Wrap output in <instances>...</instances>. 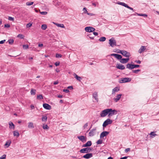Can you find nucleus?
Returning a JSON list of instances; mask_svg holds the SVG:
<instances>
[{
    "mask_svg": "<svg viewBox=\"0 0 159 159\" xmlns=\"http://www.w3.org/2000/svg\"><path fill=\"white\" fill-rule=\"evenodd\" d=\"M110 56H113L116 58L118 60H129V58L122 59V56L116 53L111 54L110 55H109L108 56L110 57Z\"/></svg>",
    "mask_w": 159,
    "mask_h": 159,
    "instance_id": "1",
    "label": "nucleus"
},
{
    "mask_svg": "<svg viewBox=\"0 0 159 159\" xmlns=\"http://www.w3.org/2000/svg\"><path fill=\"white\" fill-rule=\"evenodd\" d=\"M93 149L90 147H87L81 149L80 152L81 153H88L91 152Z\"/></svg>",
    "mask_w": 159,
    "mask_h": 159,
    "instance_id": "2",
    "label": "nucleus"
},
{
    "mask_svg": "<svg viewBox=\"0 0 159 159\" xmlns=\"http://www.w3.org/2000/svg\"><path fill=\"white\" fill-rule=\"evenodd\" d=\"M108 116L109 117L112 116L117 114V111L115 110H112L111 108L108 109Z\"/></svg>",
    "mask_w": 159,
    "mask_h": 159,
    "instance_id": "3",
    "label": "nucleus"
},
{
    "mask_svg": "<svg viewBox=\"0 0 159 159\" xmlns=\"http://www.w3.org/2000/svg\"><path fill=\"white\" fill-rule=\"evenodd\" d=\"M109 44L112 47H114L116 46V42L114 38H112L109 40Z\"/></svg>",
    "mask_w": 159,
    "mask_h": 159,
    "instance_id": "4",
    "label": "nucleus"
},
{
    "mask_svg": "<svg viewBox=\"0 0 159 159\" xmlns=\"http://www.w3.org/2000/svg\"><path fill=\"white\" fill-rule=\"evenodd\" d=\"M112 122V121L109 119H107L103 122L102 126L103 127H105L107 125H108L111 124Z\"/></svg>",
    "mask_w": 159,
    "mask_h": 159,
    "instance_id": "5",
    "label": "nucleus"
},
{
    "mask_svg": "<svg viewBox=\"0 0 159 159\" xmlns=\"http://www.w3.org/2000/svg\"><path fill=\"white\" fill-rule=\"evenodd\" d=\"M107 115H108V109L102 111L100 114V116L101 117H104Z\"/></svg>",
    "mask_w": 159,
    "mask_h": 159,
    "instance_id": "6",
    "label": "nucleus"
},
{
    "mask_svg": "<svg viewBox=\"0 0 159 159\" xmlns=\"http://www.w3.org/2000/svg\"><path fill=\"white\" fill-rule=\"evenodd\" d=\"M131 80V79L129 78H121L119 81L120 83L129 82Z\"/></svg>",
    "mask_w": 159,
    "mask_h": 159,
    "instance_id": "7",
    "label": "nucleus"
},
{
    "mask_svg": "<svg viewBox=\"0 0 159 159\" xmlns=\"http://www.w3.org/2000/svg\"><path fill=\"white\" fill-rule=\"evenodd\" d=\"M95 29L92 27L87 26L85 28V31L88 32H92L95 30Z\"/></svg>",
    "mask_w": 159,
    "mask_h": 159,
    "instance_id": "8",
    "label": "nucleus"
},
{
    "mask_svg": "<svg viewBox=\"0 0 159 159\" xmlns=\"http://www.w3.org/2000/svg\"><path fill=\"white\" fill-rule=\"evenodd\" d=\"M96 128H95L91 130L89 133V135L90 136H93L94 135L96 134Z\"/></svg>",
    "mask_w": 159,
    "mask_h": 159,
    "instance_id": "9",
    "label": "nucleus"
},
{
    "mask_svg": "<svg viewBox=\"0 0 159 159\" xmlns=\"http://www.w3.org/2000/svg\"><path fill=\"white\" fill-rule=\"evenodd\" d=\"M93 155L92 153H87L83 156V157L85 159H89L93 157Z\"/></svg>",
    "mask_w": 159,
    "mask_h": 159,
    "instance_id": "10",
    "label": "nucleus"
},
{
    "mask_svg": "<svg viewBox=\"0 0 159 159\" xmlns=\"http://www.w3.org/2000/svg\"><path fill=\"white\" fill-rule=\"evenodd\" d=\"M109 132L108 131H103L101 134L100 135V138H103L104 137L106 136L107 135L109 134Z\"/></svg>",
    "mask_w": 159,
    "mask_h": 159,
    "instance_id": "11",
    "label": "nucleus"
},
{
    "mask_svg": "<svg viewBox=\"0 0 159 159\" xmlns=\"http://www.w3.org/2000/svg\"><path fill=\"white\" fill-rule=\"evenodd\" d=\"M43 107L45 109L50 110L51 109V107L47 103H43Z\"/></svg>",
    "mask_w": 159,
    "mask_h": 159,
    "instance_id": "12",
    "label": "nucleus"
},
{
    "mask_svg": "<svg viewBox=\"0 0 159 159\" xmlns=\"http://www.w3.org/2000/svg\"><path fill=\"white\" fill-rule=\"evenodd\" d=\"M92 142L90 141H88L86 143L83 144L82 145V147H89L92 145Z\"/></svg>",
    "mask_w": 159,
    "mask_h": 159,
    "instance_id": "13",
    "label": "nucleus"
},
{
    "mask_svg": "<svg viewBox=\"0 0 159 159\" xmlns=\"http://www.w3.org/2000/svg\"><path fill=\"white\" fill-rule=\"evenodd\" d=\"M98 94L96 92H94L93 94V97L95 99V101H93L94 102H98Z\"/></svg>",
    "mask_w": 159,
    "mask_h": 159,
    "instance_id": "14",
    "label": "nucleus"
},
{
    "mask_svg": "<svg viewBox=\"0 0 159 159\" xmlns=\"http://www.w3.org/2000/svg\"><path fill=\"white\" fill-rule=\"evenodd\" d=\"M126 68H128L129 70H132L134 69V64L130 63H128L126 66Z\"/></svg>",
    "mask_w": 159,
    "mask_h": 159,
    "instance_id": "15",
    "label": "nucleus"
},
{
    "mask_svg": "<svg viewBox=\"0 0 159 159\" xmlns=\"http://www.w3.org/2000/svg\"><path fill=\"white\" fill-rule=\"evenodd\" d=\"M122 55L126 57L127 58H129V57L130 56L129 53L125 51L122 52Z\"/></svg>",
    "mask_w": 159,
    "mask_h": 159,
    "instance_id": "16",
    "label": "nucleus"
},
{
    "mask_svg": "<svg viewBox=\"0 0 159 159\" xmlns=\"http://www.w3.org/2000/svg\"><path fill=\"white\" fill-rule=\"evenodd\" d=\"M77 138L82 142H84V141H85L86 140V137L83 135L78 136L77 137Z\"/></svg>",
    "mask_w": 159,
    "mask_h": 159,
    "instance_id": "17",
    "label": "nucleus"
},
{
    "mask_svg": "<svg viewBox=\"0 0 159 159\" xmlns=\"http://www.w3.org/2000/svg\"><path fill=\"white\" fill-rule=\"evenodd\" d=\"M121 94H119L117 95L115 98H114V100L116 102H117L121 97Z\"/></svg>",
    "mask_w": 159,
    "mask_h": 159,
    "instance_id": "18",
    "label": "nucleus"
},
{
    "mask_svg": "<svg viewBox=\"0 0 159 159\" xmlns=\"http://www.w3.org/2000/svg\"><path fill=\"white\" fill-rule=\"evenodd\" d=\"M120 90V88L118 87H116L112 89V94L115 93L116 92H117Z\"/></svg>",
    "mask_w": 159,
    "mask_h": 159,
    "instance_id": "19",
    "label": "nucleus"
},
{
    "mask_svg": "<svg viewBox=\"0 0 159 159\" xmlns=\"http://www.w3.org/2000/svg\"><path fill=\"white\" fill-rule=\"evenodd\" d=\"M145 46H142L138 50V52L139 53H141L145 50Z\"/></svg>",
    "mask_w": 159,
    "mask_h": 159,
    "instance_id": "20",
    "label": "nucleus"
},
{
    "mask_svg": "<svg viewBox=\"0 0 159 159\" xmlns=\"http://www.w3.org/2000/svg\"><path fill=\"white\" fill-rule=\"evenodd\" d=\"M116 67L117 68L121 70H124L125 68L124 65L120 64H117Z\"/></svg>",
    "mask_w": 159,
    "mask_h": 159,
    "instance_id": "21",
    "label": "nucleus"
},
{
    "mask_svg": "<svg viewBox=\"0 0 159 159\" xmlns=\"http://www.w3.org/2000/svg\"><path fill=\"white\" fill-rule=\"evenodd\" d=\"M75 76V78L76 79V80L80 81H81V80L82 79L81 78L78 76L75 73H74L73 74Z\"/></svg>",
    "mask_w": 159,
    "mask_h": 159,
    "instance_id": "22",
    "label": "nucleus"
},
{
    "mask_svg": "<svg viewBox=\"0 0 159 159\" xmlns=\"http://www.w3.org/2000/svg\"><path fill=\"white\" fill-rule=\"evenodd\" d=\"M9 128L10 129H15V126L13 123L12 122H10L9 123Z\"/></svg>",
    "mask_w": 159,
    "mask_h": 159,
    "instance_id": "23",
    "label": "nucleus"
},
{
    "mask_svg": "<svg viewBox=\"0 0 159 159\" xmlns=\"http://www.w3.org/2000/svg\"><path fill=\"white\" fill-rule=\"evenodd\" d=\"M54 24L56 25L57 26L59 27H61L62 28H65V26H64L63 24H59L58 23H53Z\"/></svg>",
    "mask_w": 159,
    "mask_h": 159,
    "instance_id": "24",
    "label": "nucleus"
},
{
    "mask_svg": "<svg viewBox=\"0 0 159 159\" xmlns=\"http://www.w3.org/2000/svg\"><path fill=\"white\" fill-rule=\"evenodd\" d=\"M28 127L30 128H33L34 126L33 123L31 122L29 123Z\"/></svg>",
    "mask_w": 159,
    "mask_h": 159,
    "instance_id": "25",
    "label": "nucleus"
},
{
    "mask_svg": "<svg viewBox=\"0 0 159 159\" xmlns=\"http://www.w3.org/2000/svg\"><path fill=\"white\" fill-rule=\"evenodd\" d=\"M118 4L119 5H120L122 6H123L126 7L128 5L126 4L124 2H118Z\"/></svg>",
    "mask_w": 159,
    "mask_h": 159,
    "instance_id": "26",
    "label": "nucleus"
},
{
    "mask_svg": "<svg viewBox=\"0 0 159 159\" xmlns=\"http://www.w3.org/2000/svg\"><path fill=\"white\" fill-rule=\"evenodd\" d=\"M135 14L139 16H143L145 17H146L147 16V15L145 14H140L137 13H135Z\"/></svg>",
    "mask_w": 159,
    "mask_h": 159,
    "instance_id": "27",
    "label": "nucleus"
},
{
    "mask_svg": "<svg viewBox=\"0 0 159 159\" xmlns=\"http://www.w3.org/2000/svg\"><path fill=\"white\" fill-rule=\"evenodd\" d=\"M13 135L14 136L18 137L19 136V134L17 131H13Z\"/></svg>",
    "mask_w": 159,
    "mask_h": 159,
    "instance_id": "28",
    "label": "nucleus"
},
{
    "mask_svg": "<svg viewBox=\"0 0 159 159\" xmlns=\"http://www.w3.org/2000/svg\"><path fill=\"white\" fill-rule=\"evenodd\" d=\"M36 90L34 89H31L30 91L31 94L32 95H34L36 94Z\"/></svg>",
    "mask_w": 159,
    "mask_h": 159,
    "instance_id": "29",
    "label": "nucleus"
},
{
    "mask_svg": "<svg viewBox=\"0 0 159 159\" xmlns=\"http://www.w3.org/2000/svg\"><path fill=\"white\" fill-rule=\"evenodd\" d=\"M37 99L39 100H42L43 99V97L42 94H40L37 96Z\"/></svg>",
    "mask_w": 159,
    "mask_h": 159,
    "instance_id": "30",
    "label": "nucleus"
},
{
    "mask_svg": "<svg viewBox=\"0 0 159 159\" xmlns=\"http://www.w3.org/2000/svg\"><path fill=\"white\" fill-rule=\"evenodd\" d=\"M106 39V38L104 37H101L99 40L101 42H104L105 41Z\"/></svg>",
    "mask_w": 159,
    "mask_h": 159,
    "instance_id": "31",
    "label": "nucleus"
},
{
    "mask_svg": "<svg viewBox=\"0 0 159 159\" xmlns=\"http://www.w3.org/2000/svg\"><path fill=\"white\" fill-rule=\"evenodd\" d=\"M11 142L7 141V142L5 144V146H6L7 148H8L10 145Z\"/></svg>",
    "mask_w": 159,
    "mask_h": 159,
    "instance_id": "32",
    "label": "nucleus"
},
{
    "mask_svg": "<svg viewBox=\"0 0 159 159\" xmlns=\"http://www.w3.org/2000/svg\"><path fill=\"white\" fill-rule=\"evenodd\" d=\"M43 128L44 129H49V127L47 125H43Z\"/></svg>",
    "mask_w": 159,
    "mask_h": 159,
    "instance_id": "33",
    "label": "nucleus"
},
{
    "mask_svg": "<svg viewBox=\"0 0 159 159\" xmlns=\"http://www.w3.org/2000/svg\"><path fill=\"white\" fill-rule=\"evenodd\" d=\"M47 117L46 116H43L42 118V121H46L47 120Z\"/></svg>",
    "mask_w": 159,
    "mask_h": 159,
    "instance_id": "34",
    "label": "nucleus"
},
{
    "mask_svg": "<svg viewBox=\"0 0 159 159\" xmlns=\"http://www.w3.org/2000/svg\"><path fill=\"white\" fill-rule=\"evenodd\" d=\"M47 28V26L46 25L43 24L41 26V29L43 30H45Z\"/></svg>",
    "mask_w": 159,
    "mask_h": 159,
    "instance_id": "35",
    "label": "nucleus"
},
{
    "mask_svg": "<svg viewBox=\"0 0 159 159\" xmlns=\"http://www.w3.org/2000/svg\"><path fill=\"white\" fill-rule=\"evenodd\" d=\"M89 65H93L96 64V62L95 61H92V62H88Z\"/></svg>",
    "mask_w": 159,
    "mask_h": 159,
    "instance_id": "36",
    "label": "nucleus"
},
{
    "mask_svg": "<svg viewBox=\"0 0 159 159\" xmlns=\"http://www.w3.org/2000/svg\"><path fill=\"white\" fill-rule=\"evenodd\" d=\"M155 133V132L152 131V132H151V133L150 134V135L152 136H151L152 138H153V137L155 136L156 135H157V134H154Z\"/></svg>",
    "mask_w": 159,
    "mask_h": 159,
    "instance_id": "37",
    "label": "nucleus"
},
{
    "mask_svg": "<svg viewBox=\"0 0 159 159\" xmlns=\"http://www.w3.org/2000/svg\"><path fill=\"white\" fill-rule=\"evenodd\" d=\"M8 42L9 44H12L13 43L14 40L12 39H10L8 40Z\"/></svg>",
    "mask_w": 159,
    "mask_h": 159,
    "instance_id": "38",
    "label": "nucleus"
},
{
    "mask_svg": "<svg viewBox=\"0 0 159 159\" xmlns=\"http://www.w3.org/2000/svg\"><path fill=\"white\" fill-rule=\"evenodd\" d=\"M102 143V140L99 139L96 142V143L97 144H100Z\"/></svg>",
    "mask_w": 159,
    "mask_h": 159,
    "instance_id": "39",
    "label": "nucleus"
},
{
    "mask_svg": "<svg viewBox=\"0 0 159 159\" xmlns=\"http://www.w3.org/2000/svg\"><path fill=\"white\" fill-rule=\"evenodd\" d=\"M17 37L22 39L24 38V36L22 34H19L18 35Z\"/></svg>",
    "mask_w": 159,
    "mask_h": 159,
    "instance_id": "40",
    "label": "nucleus"
},
{
    "mask_svg": "<svg viewBox=\"0 0 159 159\" xmlns=\"http://www.w3.org/2000/svg\"><path fill=\"white\" fill-rule=\"evenodd\" d=\"M141 70L140 69H138L136 70H133L132 72L133 73L137 74L138 72L140 71Z\"/></svg>",
    "mask_w": 159,
    "mask_h": 159,
    "instance_id": "41",
    "label": "nucleus"
},
{
    "mask_svg": "<svg viewBox=\"0 0 159 159\" xmlns=\"http://www.w3.org/2000/svg\"><path fill=\"white\" fill-rule=\"evenodd\" d=\"M34 3V2H28L26 3V5L27 6H30L33 5Z\"/></svg>",
    "mask_w": 159,
    "mask_h": 159,
    "instance_id": "42",
    "label": "nucleus"
},
{
    "mask_svg": "<svg viewBox=\"0 0 159 159\" xmlns=\"http://www.w3.org/2000/svg\"><path fill=\"white\" fill-rule=\"evenodd\" d=\"M62 57V55L60 54H57L56 55V57L59 58L61 57Z\"/></svg>",
    "mask_w": 159,
    "mask_h": 159,
    "instance_id": "43",
    "label": "nucleus"
},
{
    "mask_svg": "<svg viewBox=\"0 0 159 159\" xmlns=\"http://www.w3.org/2000/svg\"><path fill=\"white\" fill-rule=\"evenodd\" d=\"M129 60H120V61L121 63L125 64L127 63Z\"/></svg>",
    "mask_w": 159,
    "mask_h": 159,
    "instance_id": "44",
    "label": "nucleus"
},
{
    "mask_svg": "<svg viewBox=\"0 0 159 159\" xmlns=\"http://www.w3.org/2000/svg\"><path fill=\"white\" fill-rule=\"evenodd\" d=\"M29 46L28 45H23V47L24 49H27L28 48Z\"/></svg>",
    "mask_w": 159,
    "mask_h": 159,
    "instance_id": "45",
    "label": "nucleus"
},
{
    "mask_svg": "<svg viewBox=\"0 0 159 159\" xmlns=\"http://www.w3.org/2000/svg\"><path fill=\"white\" fill-rule=\"evenodd\" d=\"M6 155L4 154L2 157H0V159H5L6 158Z\"/></svg>",
    "mask_w": 159,
    "mask_h": 159,
    "instance_id": "46",
    "label": "nucleus"
},
{
    "mask_svg": "<svg viewBox=\"0 0 159 159\" xmlns=\"http://www.w3.org/2000/svg\"><path fill=\"white\" fill-rule=\"evenodd\" d=\"M83 10L84 11V13H87L88 12L87 11L86 8L85 7H84Z\"/></svg>",
    "mask_w": 159,
    "mask_h": 159,
    "instance_id": "47",
    "label": "nucleus"
},
{
    "mask_svg": "<svg viewBox=\"0 0 159 159\" xmlns=\"http://www.w3.org/2000/svg\"><path fill=\"white\" fill-rule=\"evenodd\" d=\"M8 19L10 21H13L14 20V18L11 16L8 17Z\"/></svg>",
    "mask_w": 159,
    "mask_h": 159,
    "instance_id": "48",
    "label": "nucleus"
},
{
    "mask_svg": "<svg viewBox=\"0 0 159 159\" xmlns=\"http://www.w3.org/2000/svg\"><path fill=\"white\" fill-rule=\"evenodd\" d=\"M92 34H88L87 35V36L89 37L90 39H94V37H92Z\"/></svg>",
    "mask_w": 159,
    "mask_h": 159,
    "instance_id": "49",
    "label": "nucleus"
},
{
    "mask_svg": "<svg viewBox=\"0 0 159 159\" xmlns=\"http://www.w3.org/2000/svg\"><path fill=\"white\" fill-rule=\"evenodd\" d=\"M47 12L46 11H42V12H40V13L41 15H45L47 14Z\"/></svg>",
    "mask_w": 159,
    "mask_h": 159,
    "instance_id": "50",
    "label": "nucleus"
},
{
    "mask_svg": "<svg viewBox=\"0 0 159 159\" xmlns=\"http://www.w3.org/2000/svg\"><path fill=\"white\" fill-rule=\"evenodd\" d=\"M32 25V24L30 23H29L26 25V27L29 28Z\"/></svg>",
    "mask_w": 159,
    "mask_h": 159,
    "instance_id": "51",
    "label": "nucleus"
},
{
    "mask_svg": "<svg viewBox=\"0 0 159 159\" xmlns=\"http://www.w3.org/2000/svg\"><path fill=\"white\" fill-rule=\"evenodd\" d=\"M130 149L129 148H127L125 150V152H128L130 151Z\"/></svg>",
    "mask_w": 159,
    "mask_h": 159,
    "instance_id": "52",
    "label": "nucleus"
},
{
    "mask_svg": "<svg viewBox=\"0 0 159 159\" xmlns=\"http://www.w3.org/2000/svg\"><path fill=\"white\" fill-rule=\"evenodd\" d=\"M55 64L56 66H58L59 65L60 62L59 61H57L55 63Z\"/></svg>",
    "mask_w": 159,
    "mask_h": 159,
    "instance_id": "53",
    "label": "nucleus"
},
{
    "mask_svg": "<svg viewBox=\"0 0 159 159\" xmlns=\"http://www.w3.org/2000/svg\"><path fill=\"white\" fill-rule=\"evenodd\" d=\"M10 27V25L9 24H5L4 27Z\"/></svg>",
    "mask_w": 159,
    "mask_h": 159,
    "instance_id": "54",
    "label": "nucleus"
},
{
    "mask_svg": "<svg viewBox=\"0 0 159 159\" xmlns=\"http://www.w3.org/2000/svg\"><path fill=\"white\" fill-rule=\"evenodd\" d=\"M140 66L139 65H134V68H138Z\"/></svg>",
    "mask_w": 159,
    "mask_h": 159,
    "instance_id": "55",
    "label": "nucleus"
},
{
    "mask_svg": "<svg viewBox=\"0 0 159 159\" xmlns=\"http://www.w3.org/2000/svg\"><path fill=\"white\" fill-rule=\"evenodd\" d=\"M88 126V123H86L84 125V128L85 129V128H86Z\"/></svg>",
    "mask_w": 159,
    "mask_h": 159,
    "instance_id": "56",
    "label": "nucleus"
},
{
    "mask_svg": "<svg viewBox=\"0 0 159 159\" xmlns=\"http://www.w3.org/2000/svg\"><path fill=\"white\" fill-rule=\"evenodd\" d=\"M5 41H6L5 40H2V41H0V44H3V43H4L5 42Z\"/></svg>",
    "mask_w": 159,
    "mask_h": 159,
    "instance_id": "57",
    "label": "nucleus"
},
{
    "mask_svg": "<svg viewBox=\"0 0 159 159\" xmlns=\"http://www.w3.org/2000/svg\"><path fill=\"white\" fill-rule=\"evenodd\" d=\"M63 91L66 92V93H67L69 92V91L68 89H64L63 90Z\"/></svg>",
    "mask_w": 159,
    "mask_h": 159,
    "instance_id": "58",
    "label": "nucleus"
},
{
    "mask_svg": "<svg viewBox=\"0 0 159 159\" xmlns=\"http://www.w3.org/2000/svg\"><path fill=\"white\" fill-rule=\"evenodd\" d=\"M135 61L138 64H140L141 62L140 60H136Z\"/></svg>",
    "mask_w": 159,
    "mask_h": 159,
    "instance_id": "59",
    "label": "nucleus"
},
{
    "mask_svg": "<svg viewBox=\"0 0 159 159\" xmlns=\"http://www.w3.org/2000/svg\"><path fill=\"white\" fill-rule=\"evenodd\" d=\"M128 157H121L120 159H126Z\"/></svg>",
    "mask_w": 159,
    "mask_h": 159,
    "instance_id": "60",
    "label": "nucleus"
},
{
    "mask_svg": "<svg viewBox=\"0 0 159 159\" xmlns=\"http://www.w3.org/2000/svg\"><path fill=\"white\" fill-rule=\"evenodd\" d=\"M93 34L95 36H97L98 34V33L96 32H94Z\"/></svg>",
    "mask_w": 159,
    "mask_h": 159,
    "instance_id": "61",
    "label": "nucleus"
},
{
    "mask_svg": "<svg viewBox=\"0 0 159 159\" xmlns=\"http://www.w3.org/2000/svg\"><path fill=\"white\" fill-rule=\"evenodd\" d=\"M58 83V82L57 81H55L54 82L53 84L54 85H56V84H57Z\"/></svg>",
    "mask_w": 159,
    "mask_h": 159,
    "instance_id": "62",
    "label": "nucleus"
},
{
    "mask_svg": "<svg viewBox=\"0 0 159 159\" xmlns=\"http://www.w3.org/2000/svg\"><path fill=\"white\" fill-rule=\"evenodd\" d=\"M88 15H89V16H92L93 15V14L92 13H88V12L87 13Z\"/></svg>",
    "mask_w": 159,
    "mask_h": 159,
    "instance_id": "63",
    "label": "nucleus"
},
{
    "mask_svg": "<svg viewBox=\"0 0 159 159\" xmlns=\"http://www.w3.org/2000/svg\"><path fill=\"white\" fill-rule=\"evenodd\" d=\"M57 97L59 98H62L63 96L62 95H58Z\"/></svg>",
    "mask_w": 159,
    "mask_h": 159,
    "instance_id": "64",
    "label": "nucleus"
}]
</instances>
